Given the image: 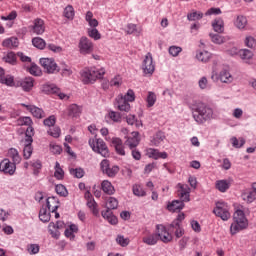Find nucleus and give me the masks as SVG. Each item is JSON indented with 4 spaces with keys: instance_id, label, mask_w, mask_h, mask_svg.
I'll use <instances>...</instances> for the list:
<instances>
[{
    "instance_id": "obj_46",
    "label": "nucleus",
    "mask_w": 256,
    "mask_h": 256,
    "mask_svg": "<svg viewBox=\"0 0 256 256\" xmlns=\"http://www.w3.org/2000/svg\"><path fill=\"white\" fill-rule=\"evenodd\" d=\"M55 227H56L55 222H50L48 225V231L54 239H59V236L61 235V233L59 232V229Z\"/></svg>"
},
{
    "instance_id": "obj_59",
    "label": "nucleus",
    "mask_w": 256,
    "mask_h": 256,
    "mask_svg": "<svg viewBox=\"0 0 256 256\" xmlns=\"http://www.w3.org/2000/svg\"><path fill=\"white\" fill-rule=\"evenodd\" d=\"M48 135H50L51 137H54V139H58V137H61V128L57 126L50 128L48 130Z\"/></svg>"
},
{
    "instance_id": "obj_24",
    "label": "nucleus",
    "mask_w": 256,
    "mask_h": 256,
    "mask_svg": "<svg viewBox=\"0 0 256 256\" xmlns=\"http://www.w3.org/2000/svg\"><path fill=\"white\" fill-rule=\"evenodd\" d=\"M215 187L220 193H227L231 187V180H218L215 183Z\"/></svg>"
},
{
    "instance_id": "obj_3",
    "label": "nucleus",
    "mask_w": 256,
    "mask_h": 256,
    "mask_svg": "<svg viewBox=\"0 0 256 256\" xmlns=\"http://www.w3.org/2000/svg\"><path fill=\"white\" fill-rule=\"evenodd\" d=\"M135 101V92L132 89H129L125 95L119 94L115 99V107L119 111H124L129 113L131 111V104Z\"/></svg>"
},
{
    "instance_id": "obj_2",
    "label": "nucleus",
    "mask_w": 256,
    "mask_h": 256,
    "mask_svg": "<svg viewBox=\"0 0 256 256\" xmlns=\"http://www.w3.org/2000/svg\"><path fill=\"white\" fill-rule=\"evenodd\" d=\"M249 227V220L245 216V212L241 209H237L233 214V222L230 225L231 235H237V233L247 229Z\"/></svg>"
},
{
    "instance_id": "obj_32",
    "label": "nucleus",
    "mask_w": 256,
    "mask_h": 256,
    "mask_svg": "<svg viewBox=\"0 0 256 256\" xmlns=\"http://www.w3.org/2000/svg\"><path fill=\"white\" fill-rule=\"evenodd\" d=\"M212 27L216 33H223V31H225V22H223L221 18H216L212 22Z\"/></svg>"
},
{
    "instance_id": "obj_26",
    "label": "nucleus",
    "mask_w": 256,
    "mask_h": 256,
    "mask_svg": "<svg viewBox=\"0 0 256 256\" xmlns=\"http://www.w3.org/2000/svg\"><path fill=\"white\" fill-rule=\"evenodd\" d=\"M103 219H106L110 225H117L118 219L116 218L115 215H113V212L109 208L107 210L102 211L101 213Z\"/></svg>"
},
{
    "instance_id": "obj_27",
    "label": "nucleus",
    "mask_w": 256,
    "mask_h": 256,
    "mask_svg": "<svg viewBox=\"0 0 256 256\" xmlns=\"http://www.w3.org/2000/svg\"><path fill=\"white\" fill-rule=\"evenodd\" d=\"M101 189L106 195H115V187L109 180L102 181Z\"/></svg>"
},
{
    "instance_id": "obj_54",
    "label": "nucleus",
    "mask_w": 256,
    "mask_h": 256,
    "mask_svg": "<svg viewBox=\"0 0 256 256\" xmlns=\"http://www.w3.org/2000/svg\"><path fill=\"white\" fill-rule=\"evenodd\" d=\"M55 191H56L57 195H60V197H67V195H69L67 188L65 186H63L62 184L56 185Z\"/></svg>"
},
{
    "instance_id": "obj_15",
    "label": "nucleus",
    "mask_w": 256,
    "mask_h": 256,
    "mask_svg": "<svg viewBox=\"0 0 256 256\" xmlns=\"http://www.w3.org/2000/svg\"><path fill=\"white\" fill-rule=\"evenodd\" d=\"M156 235H158V239L162 240L163 243H170V241H173V236L163 225H157Z\"/></svg>"
},
{
    "instance_id": "obj_45",
    "label": "nucleus",
    "mask_w": 256,
    "mask_h": 256,
    "mask_svg": "<svg viewBox=\"0 0 256 256\" xmlns=\"http://www.w3.org/2000/svg\"><path fill=\"white\" fill-rule=\"evenodd\" d=\"M234 24L237 29H245L247 27V18L245 16H238Z\"/></svg>"
},
{
    "instance_id": "obj_29",
    "label": "nucleus",
    "mask_w": 256,
    "mask_h": 256,
    "mask_svg": "<svg viewBox=\"0 0 256 256\" xmlns=\"http://www.w3.org/2000/svg\"><path fill=\"white\" fill-rule=\"evenodd\" d=\"M2 46L7 49H16L19 47V40L16 37L7 38L2 42Z\"/></svg>"
},
{
    "instance_id": "obj_56",
    "label": "nucleus",
    "mask_w": 256,
    "mask_h": 256,
    "mask_svg": "<svg viewBox=\"0 0 256 256\" xmlns=\"http://www.w3.org/2000/svg\"><path fill=\"white\" fill-rule=\"evenodd\" d=\"M109 119L113 121L114 123H121V113L115 112V111H110L108 113Z\"/></svg>"
},
{
    "instance_id": "obj_48",
    "label": "nucleus",
    "mask_w": 256,
    "mask_h": 256,
    "mask_svg": "<svg viewBox=\"0 0 256 256\" xmlns=\"http://www.w3.org/2000/svg\"><path fill=\"white\" fill-rule=\"evenodd\" d=\"M119 207V201L115 197H109L106 201V209H117Z\"/></svg>"
},
{
    "instance_id": "obj_52",
    "label": "nucleus",
    "mask_w": 256,
    "mask_h": 256,
    "mask_svg": "<svg viewBox=\"0 0 256 256\" xmlns=\"http://www.w3.org/2000/svg\"><path fill=\"white\" fill-rule=\"evenodd\" d=\"M87 32L88 37H91V39H94V41H99V39H101V33H99V30L96 28H89Z\"/></svg>"
},
{
    "instance_id": "obj_17",
    "label": "nucleus",
    "mask_w": 256,
    "mask_h": 256,
    "mask_svg": "<svg viewBox=\"0 0 256 256\" xmlns=\"http://www.w3.org/2000/svg\"><path fill=\"white\" fill-rule=\"evenodd\" d=\"M34 85H35V80L31 77H26L16 82V87H21L22 91H25L26 93H29V91L33 89Z\"/></svg>"
},
{
    "instance_id": "obj_11",
    "label": "nucleus",
    "mask_w": 256,
    "mask_h": 256,
    "mask_svg": "<svg viewBox=\"0 0 256 256\" xmlns=\"http://www.w3.org/2000/svg\"><path fill=\"white\" fill-rule=\"evenodd\" d=\"M143 73L146 75H153L155 73V63H153V56L147 53L142 63Z\"/></svg>"
},
{
    "instance_id": "obj_40",
    "label": "nucleus",
    "mask_w": 256,
    "mask_h": 256,
    "mask_svg": "<svg viewBox=\"0 0 256 256\" xmlns=\"http://www.w3.org/2000/svg\"><path fill=\"white\" fill-rule=\"evenodd\" d=\"M35 135V129L33 125L27 126L25 132V143H33V136Z\"/></svg>"
},
{
    "instance_id": "obj_21",
    "label": "nucleus",
    "mask_w": 256,
    "mask_h": 256,
    "mask_svg": "<svg viewBox=\"0 0 256 256\" xmlns=\"http://www.w3.org/2000/svg\"><path fill=\"white\" fill-rule=\"evenodd\" d=\"M46 207L51 213H55L59 209V199L55 196L46 199Z\"/></svg>"
},
{
    "instance_id": "obj_41",
    "label": "nucleus",
    "mask_w": 256,
    "mask_h": 256,
    "mask_svg": "<svg viewBox=\"0 0 256 256\" xmlns=\"http://www.w3.org/2000/svg\"><path fill=\"white\" fill-rule=\"evenodd\" d=\"M232 147H234L235 149H241V147H243V145H245V138L240 137H232L230 139Z\"/></svg>"
},
{
    "instance_id": "obj_57",
    "label": "nucleus",
    "mask_w": 256,
    "mask_h": 256,
    "mask_svg": "<svg viewBox=\"0 0 256 256\" xmlns=\"http://www.w3.org/2000/svg\"><path fill=\"white\" fill-rule=\"evenodd\" d=\"M50 151L54 155H61L63 153V148L59 144L50 143Z\"/></svg>"
},
{
    "instance_id": "obj_4",
    "label": "nucleus",
    "mask_w": 256,
    "mask_h": 256,
    "mask_svg": "<svg viewBox=\"0 0 256 256\" xmlns=\"http://www.w3.org/2000/svg\"><path fill=\"white\" fill-rule=\"evenodd\" d=\"M105 76V68L101 67H91L85 69L82 74V81L85 85H88V83H95L97 79H103Z\"/></svg>"
},
{
    "instance_id": "obj_50",
    "label": "nucleus",
    "mask_w": 256,
    "mask_h": 256,
    "mask_svg": "<svg viewBox=\"0 0 256 256\" xmlns=\"http://www.w3.org/2000/svg\"><path fill=\"white\" fill-rule=\"evenodd\" d=\"M32 44L36 47V49H45L47 43L41 37H36L32 39Z\"/></svg>"
},
{
    "instance_id": "obj_33",
    "label": "nucleus",
    "mask_w": 256,
    "mask_h": 256,
    "mask_svg": "<svg viewBox=\"0 0 256 256\" xmlns=\"http://www.w3.org/2000/svg\"><path fill=\"white\" fill-rule=\"evenodd\" d=\"M16 123L19 127H30L33 125V119L29 116H22L17 119Z\"/></svg>"
},
{
    "instance_id": "obj_5",
    "label": "nucleus",
    "mask_w": 256,
    "mask_h": 256,
    "mask_svg": "<svg viewBox=\"0 0 256 256\" xmlns=\"http://www.w3.org/2000/svg\"><path fill=\"white\" fill-rule=\"evenodd\" d=\"M88 143L94 153H98L102 157H109V148L103 139L97 137L90 138Z\"/></svg>"
},
{
    "instance_id": "obj_14",
    "label": "nucleus",
    "mask_w": 256,
    "mask_h": 256,
    "mask_svg": "<svg viewBox=\"0 0 256 256\" xmlns=\"http://www.w3.org/2000/svg\"><path fill=\"white\" fill-rule=\"evenodd\" d=\"M20 107H24L36 119H43V117H45V111H43L41 108H39L35 105L21 103Z\"/></svg>"
},
{
    "instance_id": "obj_44",
    "label": "nucleus",
    "mask_w": 256,
    "mask_h": 256,
    "mask_svg": "<svg viewBox=\"0 0 256 256\" xmlns=\"http://www.w3.org/2000/svg\"><path fill=\"white\" fill-rule=\"evenodd\" d=\"M210 38L212 43H215L216 45H223V43L227 41L225 36H221L219 34H210Z\"/></svg>"
},
{
    "instance_id": "obj_55",
    "label": "nucleus",
    "mask_w": 256,
    "mask_h": 256,
    "mask_svg": "<svg viewBox=\"0 0 256 256\" xmlns=\"http://www.w3.org/2000/svg\"><path fill=\"white\" fill-rule=\"evenodd\" d=\"M116 243L118 245H120V247H127V245H129V243H130V240H129V238H127L123 235H118L116 237Z\"/></svg>"
},
{
    "instance_id": "obj_16",
    "label": "nucleus",
    "mask_w": 256,
    "mask_h": 256,
    "mask_svg": "<svg viewBox=\"0 0 256 256\" xmlns=\"http://www.w3.org/2000/svg\"><path fill=\"white\" fill-rule=\"evenodd\" d=\"M30 31L35 35H43L45 33V21L41 18L35 19L33 25L30 26Z\"/></svg>"
},
{
    "instance_id": "obj_64",
    "label": "nucleus",
    "mask_w": 256,
    "mask_h": 256,
    "mask_svg": "<svg viewBox=\"0 0 256 256\" xmlns=\"http://www.w3.org/2000/svg\"><path fill=\"white\" fill-rule=\"evenodd\" d=\"M181 51H183V48H181L179 46H170L169 47V53H170V55H172V57H178L179 53H181Z\"/></svg>"
},
{
    "instance_id": "obj_47",
    "label": "nucleus",
    "mask_w": 256,
    "mask_h": 256,
    "mask_svg": "<svg viewBox=\"0 0 256 256\" xmlns=\"http://www.w3.org/2000/svg\"><path fill=\"white\" fill-rule=\"evenodd\" d=\"M133 194L136 195V197H145L147 195V192H145V189H143V186L136 184L132 187Z\"/></svg>"
},
{
    "instance_id": "obj_7",
    "label": "nucleus",
    "mask_w": 256,
    "mask_h": 256,
    "mask_svg": "<svg viewBox=\"0 0 256 256\" xmlns=\"http://www.w3.org/2000/svg\"><path fill=\"white\" fill-rule=\"evenodd\" d=\"M40 65L43 67V70L45 73H48L49 75H53L55 73H59L60 69L57 65V62L53 58H41L40 59Z\"/></svg>"
},
{
    "instance_id": "obj_8",
    "label": "nucleus",
    "mask_w": 256,
    "mask_h": 256,
    "mask_svg": "<svg viewBox=\"0 0 256 256\" xmlns=\"http://www.w3.org/2000/svg\"><path fill=\"white\" fill-rule=\"evenodd\" d=\"M78 48L81 55H91L93 53V49L95 48L93 41H91L86 36L80 38L78 43Z\"/></svg>"
},
{
    "instance_id": "obj_31",
    "label": "nucleus",
    "mask_w": 256,
    "mask_h": 256,
    "mask_svg": "<svg viewBox=\"0 0 256 256\" xmlns=\"http://www.w3.org/2000/svg\"><path fill=\"white\" fill-rule=\"evenodd\" d=\"M42 93L46 95H53L54 93H59V89L55 84H44L41 86Z\"/></svg>"
},
{
    "instance_id": "obj_19",
    "label": "nucleus",
    "mask_w": 256,
    "mask_h": 256,
    "mask_svg": "<svg viewBox=\"0 0 256 256\" xmlns=\"http://www.w3.org/2000/svg\"><path fill=\"white\" fill-rule=\"evenodd\" d=\"M157 241H159V235H157V233L147 232L142 238V242L145 243V245H157Z\"/></svg>"
},
{
    "instance_id": "obj_60",
    "label": "nucleus",
    "mask_w": 256,
    "mask_h": 256,
    "mask_svg": "<svg viewBox=\"0 0 256 256\" xmlns=\"http://www.w3.org/2000/svg\"><path fill=\"white\" fill-rule=\"evenodd\" d=\"M55 123H57V118L55 117V115H51L43 121L45 127H54Z\"/></svg>"
},
{
    "instance_id": "obj_6",
    "label": "nucleus",
    "mask_w": 256,
    "mask_h": 256,
    "mask_svg": "<svg viewBox=\"0 0 256 256\" xmlns=\"http://www.w3.org/2000/svg\"><path fill=\"white\" fill-rule=\"evenodd\" d=\"M215 208L213 209L214 215L220 217L222 221H229L231 219V207L225 201H218L215 203Z\"/></svg>"
},
{
    "instance_id": "obj_38",
    "label": "nucleus",
    "mask_w": 256,
    "mask_h": 256,
    "mask_svg": "<svg viewBox=\"0 0 256 256\" xmlns=\"http://www.w3.org/2000/svg\"><path fill=\"white\" fill-rule=\"evenodd\" d=\"M146 107L151 108L157 103V94L155 92H148V95L146 97Z\"/></svg>"
},
{
    "instance_id": "obj_35",
    "label": "nucleus",
    "mask_w": 256,
    "mask_h": 256,
    "mask_svg": "<svg viewBox=\"0 0 256 256\" xmlns=\"http://www.w3.org/2000/svg\"><path fill=\"white\" fill-rule=\"evenodd\" d=\"M162 141H165V134L163 132H157L151 139V145L159 147Z\"/></svg>"
},
{
    "instance_id": "obj_61",
    "label": "nucleus",
    "mask_w": 256,
    "mask_h": 256,
    "mask_svg": "<svg viewBox=\"0 0 256 256\" xmlns=\"http://www.w3.org/2000/svg\"><path fill=\"white\" fill-rule=\"evenodd\" d=\"M70 175H73L77 179H81L85 175V171L82 168L70 169Z\"/></svg>"
},
{
    "instance_id": "obj_30",
    "label": "nucleus",
    "mask_w": 256,
    "mask_h": 256,
    "mask_svg": "<svg viewBox=\"0 0 256 256\" xmlns=\"http://www.w3.org/2000/svg\"><path fill=\"white\" fill-rule=\"evenodd\" d=\"M0 83L6 85L7 87H17V82H15V77L12 75L2 76L0 78Z\"/></svg>"
},
{
    "instance_id": "obj_58",
    "label": "nucleus",
    "mask_w": 256,
    "mask_h": 256,
    "mask_svg": "<svg viewBox=\"0 0 256 256\" xmlns=\"http://www.w3.org/2000/svg\"><path fill=\"white\" fill-rule=\"evenodd\" d=\"M244 44L246 45V47H248L249 49H255L256 46V40L253 36H247L244 40Z\"/></svg>"
},
{
    "instance_id": "obj_39",
    "label": "nucleus",
    "mask_w": 256,
    "mask_h": 256,
    "mask_svg": "<svg viewBox=\"0 0 256 256\" xmlns=\"http://www.w3.org/2000/svg\"><path fill=\"white\" fill-rule=\"evenodd\" d=\"M54 169V177L58 179V181H61L65 177V171H63V168H61V164H59V162H56Z\"/></svg>"
},
{
    "instance_id": "obj_43",
    "label": "nucleus",
    "mask_w": 256,
    "mask_h": 256,
    "mask_svg": "<svg viewBox=\"0 0 256 256\" xmlns=\"http://www.w3.org/2000/svg\"><path fill=\"white\" fill-rule=\"evenodd\" d=\"M32 143L24 142V149L23 155L24 159H31V155H33V147L31 146Z\"/></svg>"
},
{
    "instance_id": "obj_36",
    "label": "nucleus",
    "mask_w": 256,
    "mask_h": 256,
    "mask_svg": "<svg viewBox=\"0 0 256 256\" xmlns=\"http://www.w3.org/2000/svg\"><path fill=\"white\" fill-rule=\"evenodd\" d=\"M39 219L42 223H49L51 221V214L47 211V208L42 207L39 211Z\"/></svg>"
},
{
    "instance_id": "obj_62",
    "label": "nucleus",
    "mask_w": 256,
    "mask_h": 256,
    "mask_svg": "<svg viewBox=\"0 0 256 256\" xmlns=\"http://www.w3.org/2000/svg\"><path fill=\"white\" fill-rule=\"evenodd\" d=\"M30 165L34 169V175L39 174V170L43 167L39 160L30 161Z\"/></svg>"
},
{
    "instance_id": "obj_9",
    "label": "nucleus",
    "mask_w": 256,
    "mask_h": 256,
    "mask_svg": "<svg viewBox=\"0 0 256 256\" xmlns=\"http://www.w3.org/2000/svg\"><path fill=\"white\" fill-rule=\"evenodd\" d=\"M176 189L178 192V197L181 201L185 203H189L191 201V188L187 184L178 183L176 185Z\"/></svg>"
},
{
    "instance_id": "obj_42",
    "label": "nucleus",
    "mask_w": 256,
    "mask_h": 256,
    "mask_svg": "<svg viewBox=\"0 0 256 256\" xmlns=\"http://www.w3.org/2000/svg\"><path fill=\"white\" fill-rule=\"evenodd\" d=\"M63 15L66 17V19L73 21L75 18V9L71 5H68L65 7Z\"/></svg>"
},
{
    "instance_id": "obj_18",
    "label": "nucleus",
    "mask_w": 256,
    "mask_h": 256,
    "mask_svg": "<svg viewBox=\"0 0 256 256\" xmlns=\"http://www.w3.org/2000/svg\"><path fill=\"white\" fill-rule=\"evenodd\" d=\"M168 230L175 233V237L177 239H181V237L183 235H185V229H183V227H181V224L179 223V221H173L169 226H168Z\"/></svg>"
},
{
    "instance_id": "obj_20",
    "label": "nucleus",
    "mask_w": 256,
    "mask_h": 256,
    "mask_svg": "<svg viewBox=\"0 0 256 256\" xmlns=\"http://www.w3.org/2000/svg\"><path fill=\"white\" fill-rule=\"evenodd\" d=\"M211 57H213V54L207 50L196 51V59L197 61H200V63H209V61H211Z\"/></svg>"
},
{
    "instance_id": "obj_13",
    "label": "nucleus",
    "mask_w": 256,
    "mask_h": 256,
    "mask_svg": "<svg viewBox=\"0 0 256 256\" xmlns=\"http://www.w3.org/2000/svg\"><path fill=\"white\" fill-rule=\"evenodd\" d=\"M102 172L105 173L108 177H115L119 173V166H109V160L104 159L100 163Z\"/></svg>"
},
{
    "instance_id": "obj_63",
    "label": "nucleus",
    "mask_w": 256,
    "mask_h": 256,
    "mask_svg": "<svg viewBox=\"0 0 256 256\" xmlns=\"http://www.w3.org/2000/svg\"><path fill=\"white\" fill-rule=\"evenodd\" d=\"M198 85L200 89L205 90L209 89V80H207V77L203 76L202 78L199 79Z\"/></svg>"
},
{
    "instance_id": "obj_25",
    "label": "nucleus",
    "mask_w": 256,
    "mask_h": 256,
    "mask_svg": "<svg viewBox=\"0 0 256 256\" xmlns=\"http://www.w3.org/2000/svg\"><path fill=\"white\" fill-rule=\"evenodd\" d=\"M185 207V201L183 200H174L172 203L167 205L168 211L175 213L176 211H181Z\"/></svg>"
},
{
    "instance_id": "obj_10",
    "label": "nucleus",
    "mask_w": 256,
    "mask_h": 256,
    "mask_svg": "<svg viewBox=\"0 0 256 256\" xmlns=\"http://www.w3.org/2000/svg\"><path fill=\"white\" fill-rule=\"evenodd\" d=\"M211 79L214 82L221 81V83H233V76L228 70H222L219 73L216 71L212 72Z\"/></svg>"
},
{
    "instance_id": "obj_53",
    "label": "nucleus",
    "mask_w": 256,
    "mask_h": 256,
    "mask_svg": "<svg viewBox=\"0 0 256 256\" xmlns=\"http://www.w3.org/2000/svg\"><path fill=\"white\" fill-rule=\"evenodd\" d=\"M3 61H5V63H9L10 65H15L17 56L13 52H8L7 55L3 57Z\"/></svg>"
},
{
    "instance_id": "obj_22",
    "label": "nucleus",
    "mask_w": 256,
    "mask_h": 256,
    "mask_svg": "<svg viewBox=\"0 0 256 256\" xmlns=\"http://www.w3.org/2000/svg\"><path fill=\"white\" fill-rule=\"evenodd\" d=\"M112 145L118 155L125 156V147L123 146V141L120 138H112Z\"/></svg>"
},
{
    "instance_id": "obj_12",
    "label": "nucleus",
    "mask_w": 256,
    "mask_h": 256,
    "mask_svg": "<svg viewBox=\"0 0 256 256\" xmlns=\"http://www.w3.org/2000/svg\"><path fill=\"white\" fill-rule=\"evenodd\" d=\"M0 171L4 173V175H15L17 166L15 163L11 162V160L5 158L0 162Z\"/></svg>"
},
{
    "instance_id": "obj_28",
    "label": "nucleus",
    "mask_w": 256,
    "mask_h": 256,
    "mask_svg": "<svg viewBox=\"0 0 256 256\" xmlns=\"http://www.w3.org/2000/svg\"><path fill=\"white\" fill-rule=\"evenodd\" d=\"M238 55H239L240 59H242V61H244V63H249V61H251V59H253V51H251L249 49H240L238 51Z\"/></svg>"
},
{
    "instance_id": "obj_37",
    "label": "nucleus",
    "mask_w": 256,
    "mask_h": 256,
    "mask_svg": "<svg viewBox=\"0 0 256 256\" xmlns=\"http://www.w3.org/2000/svg\"><path fill=\"white\" fill-rule=\"evenodd\" d=\"M69 117H79L81 115V107L77 104H72L68 108Z\"/></svg>"
},
{
    "instance_id": "obj_23",
    "label": "nucleus",
    "mask_w": 256,
    "mask_h": 256,
    "mask_svg": "<svg viewBox=\"0 0 256 256\" xmlns=\"http://www.w3.org/2000/svg\"><path fill=\"white\" fill-rule=\"evenodd\" d=\"M125 145L130 149H135L139 145V132H132V136L127 138Z\"/></svg>"
},
{
    "instance_id": "obj_34",
    "label": "nucleus",
    "mask_w": 256,
    "mask_h": 256,
    "mask_svg": "<svg viewBox=\"0 0 256 256\" xmlns=\"http://www.w3.org/2000/svg\"><path fill=\"white\" fill-rule=\"evenodd\" d=\"M241 197L246 203H253L256 199V193L252 190H246L242 193Z\"/></svg>"
},
{
    "instance_id": "obj_1",
    "label": "nucleus",
    "mask_w": 256,
    "mask_h": 256,
    "mask_svg": "<svg viewBox=\"0 0 256 256\" xmlns=\"http://www.w3.org/2000/svg\"><path fill=\"white\" fill-rule=\"evenodd\" d=\"M189 108L197 114H193V119L198 123V125H203L207 121L213 119V108L201 101H193Z\"/></svg>"
},
{
    "instance_id": "obj_49",
    "label": "nucleus",
    "mask_w": 256,
    "mask_h": 256,
    "mask_svg": "<svg viewBox=\"0 0 256 256\" xmlns=\"http://www.w3.org/2000/svg\"><path fill=\"white\" fill-rule=\"evenodd\" d=\"M87 207H88V209H90V211H92V213H93V215H95V217H97V215H99V209L97 208V202L95 201V199L88 200Z\"/></svg>"
},
{
    "instance_id": "obj_51",
    "label": "nucleus",
    "mask_w": 256,
    "mask_h": 256,
    "mask_svg": "<svg viewBox=\"0 0 256 256\" xmlns=\"http://www.w3.org/2000/svg\"><path fill=\"white\" fill-rule=\"evenodd\" d=\"M187 19L188 21H199V19H203V13L199 11H193L188 13Z\"/></svg>"
}]
</instances>
